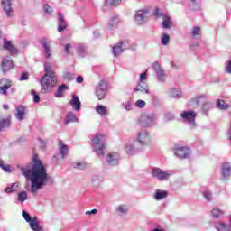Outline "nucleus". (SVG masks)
Instances as JSON below:
<instances>
[{"mask_svg": "<svg viewBox=\"0 0 231 231\" xmlns=\"http://www.w3.org/2000/svg\"><path fill=\"white\" fill-rule=\"evenodd\" d=\"M126 111H131L132 109V106H131V103H127L125 106Z\"/></svg>", "mask_w": 231, "mask_h": 231, "instance_id": "63", "label": "nucleus"}, {"mask_svg": "<svg viewBox=\"0 0 231 231\" xmlns=\"http://www.w3.org/2000/svg\"><path fill=\"white\" fill-rule=\"evenodd\" d=\"M203 196L207 199V201H212V193L206 191L203 193Z\"/></svg>", "mask_w": 231, "mask_h": 231, "instance_id": "51", "label": "nucleus"}, {"mask_svg": "<svg viewBox=\"0 0 231 231\" xmlns=\"http://www.w3.org/2000/svg\"><path fill=\"white\" fill-rule=\"evenodd\" d=\"M137 140L142 145H147L151 142V137H149V133L146 130H143L138 133Z\"/></svg>", "mask_w": 231, "mask_h": 231, "instance_id": "13", "label": "nucleus"}, {"mask_svg": "<svg viewBox=\"0 0 231 231\" xmlns=\"http://www.w3.org/2000/svg\"><path fill=\"white\" fill-rule=\"evenodd\" d=\"M174 118V115L172 113H167L164 115L165 122H171Z\"/></svg>", "mask_w": 231, "mask_h": 231, "instance_id": "48", "label": "nucleus"}, {"mask_svg": "<svg viewBox=\"0 0 231 231\" xmlns=\"http://www.w3.org/2000/svg\"><path fill=\"white\" fill-rule=\"evenodd\" d=\"M129 48V41L120 42L117 45H115L113 48V53L115 57H118L120 53L124 52L125 50Z\"/></svg>", "mask_w": 231, "mask_h": 231, "instance_id": "8", "label": "nucleus"}, {"mask_svg": "<svg viewBox=\"0 0 231 231\" xmlns=\"http://www.w3.org/2000/svg\"><path fill=\"white\" fill-rule=\"evenodd\" d=\"M19 188V183H14L11 187H7L5 189V192L10 193V192H15L17 189Z\"/></svg>", "mask_w": 231, "mask_h": 231, "instance_id": "42", "label": "nucleus"}, {"mask_svg": "<svg viewBox=\"0 0 231 231\" xmlns=\"http://www.w3.org/2000/svg\"><path fill=\"white\" fill-rule=\"evenodd\" d=\"M29 223H39V220L37 219V217H34Z\"/></svg>", "mask_w": 231, "mask_h": 231, "instance_id": "64", "label": "nucleus"}, {"mask_svg": "<svg viewBox=\"0 0 231 231\" xmlns=\"http://www.w3.org/2000/svg\"><path fill=\"white\" fill-rule=\"evenodd\" d=\"M10 69H14V61L12 60V58L7 56L4 58L2 61V71L3 73H6L10 71Z\"/></svg>", "mask_w": 231, "mask_h": 231, "instance_id": "14", "label": "nucleus"}, {"mask_svg": "<svg viewBox=\"0 0 231 231\" xmlns=\"http://www.w3.org/2000/svg\"><path fill=\"white\" fill-rule=\"evenodd\" d=\"M63 79L65 80H68V82H69V81L73 80V75H71V73H69V72H67L64 74Z\"/></svg>", "mask_w": 231, "mask_h": 231, "instance_id": "50", "label": "nucleus"}, {"mask_svg": "<svg viewBox=\"0 0 231 231\" xmlns=\"http://www.w3.org/2000/svg\"><path fill=\"white\" fill-rule=\"evenodd\" d=\"M31 95L34 96L33 100L36 104H39V102H41V97H39V95H37V92L35 90H32Z\"/></svg>", "mask_w": 231, "mask_h": 231, "instance_id": "47", "label": "nucleus"}, {"mask_svg": "<svg viewBox=\"0 0 231 231\" xmlns=\"http://www.w3.org/2000/svg\"><path fill=\"white\" fill-rule=\"evenodd\" d=\"M66 89H68V86L66 85L59 86L58 90L55 93L56 98H62V97H64V91H66Z\"/></svg>", "mask_w": 231, "mask_h": 231, "instance_id": "26", "label": "nucleus"}, {"mask_svg": "<svg viewBox=\"0 0 231 231\" xmlns=\"http://www.w3.org/2000/svg\"><path fill=\"white\" fill-rule=\"evenodd\" d=\"M149 17V11L147 10H139L135 14V21L139 24H143Z\"/></svg>", "mask_w": 231, "mask_h": 231, "instance_id": "12", "label": "nucleus"}, {"mask_svg": "<svg viewBox=\"0 0 231 231\" xmlns=\"http://www.w3.org/2000/svg\"><path fill=\"white\" fill-rule=\"evenodd\" d=\"M40 44L43 48V55L45 59H50L51 57V47L50 46V42H48V39L42 38L40 40Z\"/></svg>", "mask_w": 231, "mask_h": 231, "instance_id": "9", "label": "nucleus"}, {"mask_svg": "<svg viewBox=\"0 0 231 231\" xmlns=\"http://www.w3.org/2000/svg\"><path fill=\"white\" fill-rule=\"evenodd\" d=\"M201 98L202 97H199L198 99H193L192 101H190L189 106H192V104H196V106H199V104L201 103Z\"/></svg>", "mask_w": 231, "mask_h": 231, "instance_id": "56", "label": "nucleus"}, {"mask_svg": "<svg viewBox=\"0 0 231 231\" xmlns=\"http://www.w3.org/2000/svg\"><path fill=\"white\" fill-rule=\"evenodd\" d=\"M28 198V193L26 191H22L18 194V200L21 201V203H24Z\"/></svg>", "mask_w": 231, "mask_h": 231, "instance_id": "38", "label": "nucleus"}, {"mask_svg": "<svg viewBox=\"0 0 231 231\" xmlns=\"http://www.w3.org/2000/svg\"><path fill=\"white\" fill-rule=\"evenodd\" d=\"M72 167L74 169H79V171H84V169H86V167H87V163L86 162H76L72 164Z\"/></svg>", "mask_w": 231, "mask_h": 231, "instance_id": "31", "label": "nucleus"}, {"mask_svg": "<svg viewBox=\"0 0 231 231\" xmlns=\"http://www.w3.org/2000/svg\"><path fill=\"white\" fill-rule=\"evenodd\" d=\"M96 111L100 115V116H106L107 115V107L102 106V105H97L96 106Z\"/></svg>", "mask_w": 231, "mask_h": 231, "instance_id": "27", "label": "nucleus"}, {"mask_svg": "<svg viewBox=\"0 0 231 231\" xmlns=\"http://www.w3.org/2000/svg\"><path fill=\"white\" fill-rule=\"evenodd\" d=\"M1 4L4 8V12H5L7 17H12V15H14V11L12 10V1L2 0Z\"/></svg>", "mask_w": 231, "mask_h": 231, "instance_id": "15", "label": "nucleus"}, {"mask_svg": "<svg viewBox=\"0 0 231 231\" xmlns=\"http://www.w3.org/2000/svg\"><path fill=\"white\" fill-rule=\"evenodd\" d=\"M230 170H231L230 163L228 162L224 163L222 166V176L224 178H229Z\"/></svg>", "mask_w": 231, "mask_h": 231, "instance_id": "24", "label": "nucleus"}, {"mask_svg": "<svg viewBox=\"0 0 231 231\" xmlns=\"http://www.w3.org/2000/svg\"><path fill=\"white\" fill-rule=\"evenodd\" d=\"M105 142L106 135L103 134H97L92 139L93 149L99 156H102L106 151Z\"/></svg>", "mask_w": 231, "mask_h": 231, "instance_id": "3", "label": "nucleus"}, {"mask_svg": "<svg viewBox=\"0 0 231 231\" xmlns=\"http://www.w3.org/2000/svg\"><path fill=\"white\" fill-rule=\"evenodd\" d=\"M217 107L218 109L225 110V109H228V105L225 103V100L218 99L217 102Z\"/></svg>", "mask_w": 231, "mask_h": 231, "instance_id": "34", "label": "nucleus"}, {"mask_svg": "<svg viewBox=\"0 0 231 231\" xmlns=\"http://www.w3.org/2000/svg\"><path fill=\"white\" fill-rule=\"evenodd\" d=\"M136 106L137 107H145V101L143 100H137L136 101Z\"/></svg>", "mask_w": 231, "mask_h": 231, "instance_id": "57", "label": "nucleus"}, {"mask_svg": "<svg viewBox=\"0 0 231 231\" xmlns=\"http://www.w3.org/2000/svg\"><path fill=\"white\" fill-rule=\"evenodd\" d=\"M216 228L218 231H230V227L225 225V223H221V222H218L216 224Z\"/></svg>", "mask_w": 231, "mask_h": 231, "instance_id": "30", "label": "nucleus"}, {"mask_svg": "<svg viewBox=\"0 0 231 231\" xmlns=\"http://www.w3.org/2000/svg\"><path fill=\"white\" fill-rule=\"evenodd\" d=\"M170 96L171 98H180V97H181V91H180V89L173 88L170 91Z\"/></svg>", "mask_w": 231, "mask_h": 231, "instance_id": "32", "label": "nucleus"}, {"mask_svg": "<svg viewBox=\"0 0 231 231\" xmlns=\"http://www.w3.org/2000/svg\"><path fill=\"white\" fill-rule=\"evenodd\" d=\"M68 28V23L64 19V14L61 13L58 14V32H64Z\"/></svg>", "mask_w": 231, "mask_h": 231, "instance_id": "17", "label": "nucleus"}, {"mask_svg": "<svg viewBox=\"0 0 231 231\" xmlns=\"http://www.w3.org/2000/svg\"><path fill=\"white\" fill-rule=\"evenodd\" d=\"M122 3V0H106V6H118Z\"/></svg>", "mask_w": 231, "mask_h": 231, "instance_id": "37", "label": "nucleus"}, {"mask_svg": "<svg viewBox=\"0 0 231 231\" xmlns=\"http://www.w3.org/2000/svg\"><path fill=\"white\" fill-rule=\"evenodd\" d=\"M58 145L60 149V153L61 154V158H66L68 154V145L64 144L62 141H60Z\"/></svg>", "mask_w": 231, "mask_h": 231, "instance_id": "23", "label": "nucleus"}, {"mask_svg": "<svg viewBox=\"0 0 231 231\" xmlns=\"http://www.w3.org/2000/svg\"><path fill=\"white\" fill-rule=\"evenodd\" d=\"M30 77V74H28L27 72H22V76L20 78V80L23 81V80H28Z\"/></svg>", "mask_w": 231, "mask_h": 231, "instance_id": "53", "label": "nucleus"}, {"mask_svg": "<svg viewBox=\"0 0 231 231\" xmlns=\"http://www.w3.org/2000/svg\"><path fill=\"white\" fill-rule=\"evenodd\" d=\"M64 51H65V53H67V55H70L71 45L69 43L65 45Z\"/></svg>", "mask_w": 231, "mask_h": 231, "instance_id": "52", "label": "nucleus"}, {"mask_svg": "<svg viewBox=\"0 0 231 231\" xmlns=\"http://www.w3.org/2000/svg\"><path fill=\"white\" fill-rule=\"evenodd\" d=\"M12 86V80L4 78L0 80V95H8V88Z\"/></svg>", "mask_w": 231, "mask_h": 231, "instance_id": "11", "label": "nucleus"}, {"mask_svg": "<svg viewBox=\"0 0 231 231\" xmlns=\"http://www.w3.org/2000/svg\"><path fill=\"white\" fill-rule=\"evenodd\" d=\"M169 41H171V38H170L169 34H162V44L163 46H167V44H169Z\"/></svg>", "mask_w": 231, "mask_h": 231, "instance_id": "43", "label": "nucleus"}, {"mask_svg": "<svg viewBox=\"0 0 231 231\" xmlns=\"http://www.w3.org/2000/svg\"><path fill=\"white\" fill-rule=\"evenodd\" d=\"M226 73H231V60H229L226 66Z\"/></svg>", "mask_w": 231, "mask_h": 231, "instance_id": "59", "label": "nucleus"}, {"mask_svg": "<svg viewBox=\"0 0 231 231\" xmlns=\"http://www.w3.org/2000/svg\"><path fill=\"white\" fill-rule=\"evenodd\" d=\"M172 26V22H171V17L169 15L164 14L163 15V21H162V28L169 29Z\"/></svg>", "mask_w": 231, "mask_h": 231, "instance_id": "28", "label": "nucleus"}, {"mask_svg": "<svg viewBox=\"0 0 231 231\" xmlns=\"http://www.w3.org/2000/svg\"><path fill=\"white\" fill-rule=\"evenodd\" d=\"M76 81L78 84H82V82H84V78H82L81 76H79Z\"/></svg>", "mask_w": 231, "mask_h": 231, "instance_id": "62", "label": "nucleus"}, {"mask_svg": "<svg viewBox=\"0 0 231 231\" xmlns=\"http://www.w3.org/2000/svg\"><path fill=\"white\" fill-rule=\"evenodd\" d=\"M45 75L41 79L42 93H51L57 86V76L51 69V64L45 63Z\"/></svg>", "mask_w": 231, "mask_h": 231, "instance_id": "2", "label": "nucleus"}, {"mask_svg": "<svg viewBox=\"0 0 231 231\" xmlns=\"http://www.w3.org/2000/svg\"><path fill=\"white\" fill-rule=\"evenodd\" d=\"M22 216L25 219V221H27V223H30L32 221V217H30V214H28L26 211H23Z\"/></svg>", "mask_w": 231, "mask_h": 231, "instance_id": "49", "label": "nucleus"}, {"mask_svg": "<svg viewBox=\"0 0 231 231\" xmlns=\"http://www.w3.org/2000/svg\"><path fill=\"white\" fill-rule=\"evenodd\" d=\"M77 116L73 114V112H69L66 118H65V125H68L69 122H78Z\"/></svg>", "mask_w": 231, "mask_h": 231, "instance_id": "29", "label": "nucleus"}, {"mask_svg": "<svg viewBox=\"0 0 231 231\" xmlns=\"http://www.w3.org/2000/svg\"><path fill=\"white\" fill-rule=\"evenodd\" d=\"M97 209H92L91 211H86V216H91V214H97Z\"/></svg>", "mask_w": 231, "mask_h": 231, "instance_id": "61", "label": "nucleus"}, {"mask_svg": "<svg viewBox=\"0 0 231 231\" xmlns=\"http://www.w3.org/2000/svg\"><path fill=\"white\" fill-rule=\"evenodd\" d=\"M153 69L156 71L158 79L161 82H165V79H167V76H165V73L163 72V69H162V67H160V64L155 63L153 65Z\"/></svg>", "mask_w": 231, "mask_h": 231, "instance_id": "18", "label": "nucleus"}, {"mask_svg": "<svg viewBox=\"0 0 231 231\" xmlns=\"http://www.w3.org/2000/svg\"><path fill=\"white\" fill-rule=\"evenodd\" d=\"M156 122V115L152 113H143L139 119L141 127H152Z\"/></svg>", "mask_w": 231, "mask_h": 231, "instance_id": "4", "label": "nucleus"}, {"mask_svg": "<svg viewBox=\"0 0 231 231\" xmlns=\"http://www.w3.org/2000/svg\"><path fill=\"white\" fill-rule=\"evenodd\" d=\"M25 115H26V108L23 106H19L16 107L15 117L17 118V120H19L20 122L22 120H24Z\"/></svg>", "mask_w": 231, "mask_h": 231, "instance_id": "19", "label": "nucleus"}, {"mask_svg": "<svg viewBox=\"0 0 231 231\" xmlns=\"http://www.w3.org/2000/svg\"><path fill=\"white\" fill-rule=\"evenodd\" d=\"M173 152L177 158H189L190 156V148L182 147V146H175L173 148Z\"/></svg>", "mask_w": 231, "mask_h": 231, "instance_id": "6", "label": "nucleus"}, {"mask_svg": "<svg viewBox=\"0 0 231 231\" xmlns=\"http://www.w3.org/2000/svg\"><path fill=\"white\" fill-rule=\"evenodd\" d=\"M96 95L98 100H104L107 95V82L102 80L96 88Z\"/></svg>", "mask_w": 231, "mask_h": 231, "instance_id": "5", "label": "nucleus"}, {"mask_svg": "<svg viewBox=\"0 0 231 231\" xmlns=\"http://www.w3.org/2000/svg\"><path fill=\"white\" fill-rule=\"evenodd\" d=\"M183 122H188L190 125H194L196 122L197 114L194 111H183L180 114Z\"/></svg>", "mask_w": 231, "mask_h": 231, "instance_id": "7", "label": "nucleus"}, {"mask_svg": "<svg viewBox=\"0 0 231 231\" xmlns=\"http://www.w3.org/2000/svg\"><path fill=\"white\" fill-rule=\"evenodd\" d=\"M118 160H120V155L116 152L108 154L106 158L107 163L110 165H118Z\"/></svg>", "mask_w": 231, "mask_h": 231, "instance_id": "20", "label": "nucleus"}, {"mask_svg": "<svg viewBox=\"0 0 231 231\" xmlns=\"http://www.w3.org/2000/svg\"><path fill=\"white\" fill-rule=\"evenodd\" d=\"M4 50H7L10 55H17L19 53V50L14 46L11 41H4Z\"/></svg>", "mask_w": 231, "mask_h": 231, "instance_id": "16", "label": "nucleus"}, {"mask_svg": "<svg viewBox=\"0 0 231 231\" xmlns=\"http://www.w3.org/2000/svg\"><path fill=\"white\" fill-rule=\"evenodd\" d=\"M135 91H141V93H149V86H147V83L145 82H141L136 86Z\"/></svg>", "mask_w": 231, "mask_h": 231, "instance_id": "25", "label": "nucleus"}, {"mask_svg": "<svg viewBox=\"0 0 231 231\" xmlns=\"http://www.w3.org/2000/svg\"><path fill=\"white\" fill-rule=\"evenodd\" d=\"M86 45L84 43H79L77 45V51L79 53V55H84V53H86Z\"/></svg>", "mask_w": 231, "mask_h": 231, "instance_id": "33", "label": "nucleus"}, {"mask_svg": "<svg viewBox=\"0 0 231 231\" xmlns=\"http://www.w3.org/2000/svg\"><path fill=\"white\" fill-rule=\"evenodd\" d=\"M168 196V193L166 190L157 189L154 194V199L157 201H162V199H165V198Z\"/></svg>", "mask_w": 231, "mask_h": 231, "instance_id": "22", "label": "nucleus"}, {"mask_svg": "<svg viewBox=\"0 0 231 231\" xmlns=\"http://www.w3.org/2000/svg\"><path fill=\"white\" fill-rule=\"evenodd\" d=\"M118 212H120L123 216H125L127 212H129V208H127V205H121L117 208Z\"/></svg>", "mask_w": 231, "mask_h": 231, "instance_id": "40", "label": "nucleus"}, {"mask_svg": "<svg viewBox=\"0 0 231 231\" xmlns=\"http://www.w3.org/2000/svg\"><path fill=\"white\" fill-rule=\"evenodd\" d=\"M162 14V9H155L153 14L155 15V17H158L159 15H161Z\"/></svg>", "mask_w": 231, "mask_h": 231, "instance_id": "60", "label": "nucleus"}, {"mask_svg": "<svg viewBox=\"0 0 231 231\" xmlns=\"http://www.w3.org/2000/svg\"><path fill=\"white\" fill-rule=\"evenodd\" d=\"M43 10H44L45 14H49V15L51 14V12H53V11L51 10V6L48 5H45L43 6Z\"/></svg>", "mask_w": 231, "mask_h": 231, "instance_id": "54", "label": "nucleus"}, {"mask_svg": "<svg viewBox=\"0 0 231 231\" xmlns=\"http://www.w3.org/2000/svg\"><path fill=\"white\" fill-rule=\"evenodd\" d=\"M213 217H223V215L225 214V212H223L222 210L218 209V208H214L211 212Z\"/></svg>", "mask_w": 231, "mask_h": 231, "instance_id": "36", "label": "nucleus"}, {"mask_svg": "<svg viewBox=\"0 0 231 231\" xmlns=\"http://www.w3.org/2000/svg\"><path fill=\"white\" fill-rule=\"evenodd\" d=\"M5 127H10V119H4L0 121V131H3Z\"/></svg>", "mask_w": 231, "mask_h": 231, "instance_id": "39", "label": "nucleus"}, {"mask_svg": "<svg viewBox=\"0 0 231 231\" xmlns=\"http://www.w3.org/2000/svg\"><path fill=\"white\" fill-rule=\"evenodd\" d=\"M152 174L153 178H157V180H160L161 181L169 180V176H171V173L162 171V169H160V168L152 169Z\"/></svg>", "mask_w": 231, "mask_h": 231, "instance_id": "10", "label": "nucleus"}, {"mask_svg": "<svg viewBox=\"0 0 231 231\" xmlns=\"http://www.w3.org/2000/svg\"><path fill=\"white\" fill-rule=\"evenodd\" d=\"M21 171L26 180L31 181V192L32 194H35L48 181L46 168L37 157H34V163L32 167L25 166Z\"/></svg>", "mask_w": 231, "mask_h": 231, "instance_id": "1", "label": "nucleus"}, {"mask_svg": "<svg viewBox=\"0 0 231 231\" xmlns=\"http://www.w3.org/2000/svg\"><path fill=\"white\" fill-rule=\"evenodd\" d=\"M191 33L193 37H196V35H201V28L198 26L193 27Z\"/></svg>", "mask_w": 231, "mask_h": 231, "instance_id": "45", "label": "nucleus"}, {"mask_svg": "<svg viewBox=\"0 0 231 231\" xmlns=\"http://www.w3.org/2000/svg\"><path fill=\"white\" fill-rule=\"evenodd\" d=\"M92 183L95 187H98V185H100V181H98V177L97 176L93 177Z\"/></svg>", "mask_w": 231, "mask_h": 231, "instance_id": "55", "label": "nucleus"}, {"mask_svg": "<svg viewBox=\"0 0 231 231\" xmlns=\"http://www.w3.org/2000/svg\"><path fill=\"white\" fill-rule=\"evenodd\" d=\"M147 79V72L141 73L140 75V82H143Z\"/></svg>", "mask_w": 231, "mask_h": 231, "instance_id": "58", "label": "nucleus"}, {"mask_svg": "<svg viewBox=\"0 0 231 231\" xmlns=\"http://www.w3.org/2000/svg\"><path fill=\"white\" fill-rule=\"evenodd\" d=\"M30 226H31L32 230H33V231H43L42 226H41L39 222H36V223L30 222Z\"/></svg>", "mask_w": 231, "mask_h": 231, "instance_id": "35", "label": "nucleus"}, {"mask_svg": "<svg viewBox=\"0 0 231 231\" xmlns=\"http://www.w3.org/2000/svg\"><path fill=\"white\" fill-rule=\"evenodd\" d=\"M125 152H127V154H134L136 152V150L134 149V146L133 144H127L125 146Z\"/></svg>", "mask_w": 231, "mask_h": 231, "instance_id": "41", "label": "nucleus"}, {"mask_svg": "<svg viewBox=\"0 0 231 231\" xmlns=\"http://www.w3.org/2000/svg\"><path fill=\"white\" fill-rule=\"evenodd\" d=\"M70 106H72L75 111H79L80 109V99L76 95L72 96V99L70 100Z\"/></svg>", "mask_w": 231, "mask_h": 231, "instance_id": "21", "label": "nucleus"}, {"mask_svg": "<svg viewBox=\"0 0 231 231\" xmlns=\"http://www.w3.org/2000/svg\"><path fill=\"white\" fill-rule=\"evenodd\" d=\"M0 167L3 171H5V172H10V165L5 164V162L0 161Z\"/></svg>", "mask_w": 231, "mask_h": 231, "instance_id": "46", "label": "nucleus"}, {"mask_svg": "<svg viewBox=\"0 0 231 231\" xmlns=\"http://www.w3.org/2000/svg\"><path fill=\"white\" fill-rule=\"evenodd\" d=\"M116 24H118V18L117 17L112 18L108 23L109 28H115V26H116Z\"/></svg>", "mask_w": 231, "mask_h": 231, "instance_id": "44", "label": "nucleus"}]
</instances>
